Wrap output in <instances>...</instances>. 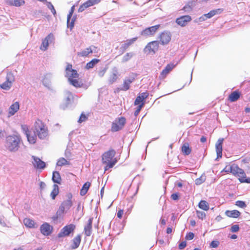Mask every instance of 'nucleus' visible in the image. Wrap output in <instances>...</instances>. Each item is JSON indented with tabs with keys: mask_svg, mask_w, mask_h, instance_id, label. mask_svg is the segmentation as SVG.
Instances as JSON below:
<instances>
[{
	"mask_svg": "<svg viewBox=\"0 0 250 250\" xmlns=\"http://www.w3.org/2000/svg\"><path fill=\"white\" fill-rule=\"evenodd\" d=\"M223 141V138H219L215 144V149L217 153V159H219L222 157V145Z\"/></svg>",
	"mask_w": 250,
	"mask_h": 250,
	"instance_id": "f3484780",
	"label": "nucleus"
},
{
	"mask_svg": "<svg viewBox=\"0 0 250 250\" xmlns=\"http://www.w3.org/2000/svg\"><path fill=\"white\" fill-rule=\"evenodd\" d=\"M52 227L47 223H44L40 227L41 233L45 236L49 235L52 231Z\"/></svg>",
	"mask_w": 250,
	"mask_h": 250,
	"instance_id": "a211bd4d",
	"label": "nucleus"
},
{
	"mask_svg": "<svg viewBox=\"0 0 250 250\" xmlns=\"http://www.w3.org/2000/svg\"><path fill=\"white\" fill-rule=\"evenodd\" d=\"M191 20V17L189 15L182 16L176 19V22L181 27H184L187 25Z\"/></svg>",
	"mask_w": 250,
	"mask_h": 250,
	"instance_id": "ddd939ff",
	"label": "nucleus"
},
{
	"mask_svg": "<svg viewBox=\"0 0 250 250\" xmlns=\"http://www.w3.org/2000/svg\"><path fill=\"white\" fill-rule=\"evenodd\" d=\"M148 95L147 93L144 92V93H142L139 96L141 97V98H142V99L143 100H144L145 99H146L148 97Z\"/></svg>",
	"mask_w": 250,
	"mask_h": 250,
	"instance_id": "680f3d73",
	"label": "nucleus"
},
{
	"mask_svg": "<svg viewBox=\"0 0 250 250\" xmlns=\"http://www.w3.org/2000/svg\"><path fill=\"white\" fill-rule=\"evenodd\" d=\"M23 223L27 227L32 228L34 227V221L29 218H25L23 220Z\"/></svg>",
	"mask_w": 250,
	"mask_h": 250,
	"instance_id": "ea45409f",
	"label": "nucleus"
},
{
	"mask_svg": "<svg viewBox=\"0 0 250 250\" xmlns=\"http://www.w3.org/2000/svg\"><path fill=\"white\" fill-rule=\"evenodd\" d=\"M137 77V75L134 73L131 74L128 78L126 80V82H128V83H131L132 82L134 81L135 78Z\"/></svg>",
	"mask_w": 250,
	"mask_h": 250,
	"instance_id": "49530a36",
	"label": "nucleus"
},
{
	"mask_svg": "<svg viewBox=\"0 0 250 250\" xmlns=\"http://www.w3.org/2000/svg\"><path fill=\"white\" fill-rule=\"evenodd\" d=\"M240 97V93L238 91H235L232 92L229 96V100L233 102L237 101Z\"/></svg>",
	"mask_w": 250,
	"mask_h": 250,
	"instance_id": "473e14b6",
	"label": "nucleus"
},
{
	"mask_svg": "<svg viewBox=\"0 0 250 250\" xmlns=\"http://www.w3.org/2000/svg\"><path fill=\"white\" fill-rule=\"evenodd\" d=\"M137 39V37L133 38L132 39L126 40V47L129 46L132 43H133Z\"/></svg>",
	"mask_w": 250,
	"mask_h": 250,
	"instance_id": "8fccbe9b",
	"label": "nucleus"
},
{
	"mask_svg": "<svg viewBox=\"0 0 250 250\" xmlns=\"http://www.w3.org/2000/svg\"><path fill=\"white\" fill-rule=\"evenodd\" d=\"M235 205L241 208H245L246 207L247 205L245 204V202L242 201H237L236 202Z\"/></svg>",
	"mask_w": 250,
	"mask_h": 250,
	"instance_id": "09e8293b",
	"label": "nucleus"
},
{
	"mask_svg": "<svg viewBox=\"0 0 250 250\" xmlns=\"http://www.w3.org/2000/svg\"><path fill=\"white\" fill-rule=\"evenodd\" d=\"M223 11V9L219 8L214 10H212L208 12V14H205L199 18L200 21H203L207 20L208 19H210L212 18L213 16L216 14H221Z\"/></svg>",
	"mask_w": 250,
	"mask_h": 250,
	"instance_id": "f8f14e48",
	"label": "nucleus"
},
{
	"mask_svg": "<svg viewBox=\"0 0 250 250\" xmlns=\"http://www.w3.org/2000/svg\"><path fill=\"white\" fill-rule=\"evenodd\" d=\"M219 244V243L218 241H212L210 244V247L211 248H217Z\"/></svg>",
	"mask_w": 250,
	"mask_h": 250,
	"instance_id": "6e6d98bb",
	"label": "nucleus"
},
{
	"mask_svg": "<svg viewBox=\"0 0 250 250\" xmlns=\"http://www.w3.org/2000/svg\"><path fill=\"white\" fill-rule=\"evenodd\" d=\"M115 151L113 149H110L104 152L102 155V161L104 164H106L104 167L105 171L113 167L117 162L116 159H113L115 156Z\"/></svg>",
	"mask_w": 250,
	"mask_h": 250,
	"instance_id": "7ed1b4c3",
	"label": "nucleus"
},
{
	"mask_svg": "<svg viewBox=\"0 0 250 250\" xmlns=\"http://www.w3.org/2000/svg\"><path fill=\"white\" fill-rule=\"evenodd\" d=\"M225 214L229 217L236 218L240 215V212L237 210H226Z\"/></svg>",
	"mask_w": 250,
	"mask_h": 250,
	"instance_id": "c85d7f7f",
	"label": "nucleus"
},
{
	"mask_svg": "<svg viewBox=\"0 0 250 250\" xmlns=\"http://www.w3.org/2000/svg\"><path fill=\"white\" fill-rule=\"evenodd\" d=\"M62 208V207H61V206H60L56 214L52 217V219L53 221H56L58 219L62 218L63 215L64 213L65 210Z\"/></svg>",
	"mask_w": 250,
	"mask_h": 250,
	"instance_id": "bb28decb",
	"label": "nucleus"
},
{
	"mask_svg": "<svg viewBox=\"0 0 250 250\" xmlns=\"http://www.w3.org/2000/svg\"><path fill=\"white\" fill-rule=\"evenodd\" d=\"M52 181L53 182L57 184H61V177L58 171H54L52 175Z\"/></svg>",
	"mask_w": 250,
	"mask_h": 250,
	"instance_id": "2f4dec72",
	"label": "nucleus"
},
{
	"mask_svg": "<svg viewBox=\"0 0 250 250\" xmlns=\"http://www.w3.org/2000/svg\"><path fill=\"white\" fill-rule=\"evenodd\" d=\"M59 193V187L58 185L54 184L53 185V189L51 192L50 196L52 199H55L56 196Z\"/></svg>",
	"mask_w": 250,
	"mask_h": 250,
	"instance_id": "a19ab883",
	"label": "nucleus"
},
{
	"mask_svg": "<svg viewBox=\"0 0 250 250\" xmlns=\"http://www.w3.org/2000/svg\"><path fill=\"white\" fill-rule=\"evenodd\" d=\"M99 62L100 60L97 59H93L91 61L86 63L85 68L86 69L92 68Z\"/></svg>",
	"mask_w": 250,
	"mask_h": 250,
	"instance_id": "f704fd0d",
	"label": "nucleus"
},
{
	"mask_svg": "<svg viewBox=\"0 0 250 250\" xmlns=\"http://www.w3.org/2000/svg\"><path fill=\"white\" fill-rule=\"evenodd\" d=\"M93 221V218H90L88 219L87 223L84 226V234L87 236H89L92 232V224Z\"/></svg>",
	"mask_w": 250,
	"mask_h": 250,
	"instance_id": "aec40b11",
	"label": "nucleus"
},
{
	"mask_svg": "<svg viewBox=\"0 0 250 250\" xmlns=\"http://www.w3.org/2000/svg\"><path fill=\"white\" fill-rule=\"evenodd\" d=\"M169 73L167 70L165 68L162 71L160 77L162 78H164L166 77L167 75Z\"/></svg>",
	"mask_w": 250,
	"mask_h": 250,
	"instance_id": "13d9d810",
	"label": "nucleus"
},
{
	"mask_svg": "<svg viewBox=\"0 0 250 250\" xmlns=\"http://www.w3.org/2000/svg\"><path fill=\"white\" fill-rule=\"evenodd\" d=\"M105 71H106V70L105 69H103L101 71H99V72H98V75L100 77H103L105 73Z\"/></svg>",
	"mask_w": 250,
	"mask_h": 250,
	"instance_id": "774afa93",
	"label": "nucleus"
},
{
	"mask_svg": "<svg viewBox=\"0 0 250 250\" xmlns=\"http://www.w3.org/2000/svg\"><path fill=\"white\" fill-rule=\"evenodd\" d=\"M72 66L70 64H67L65 68L66 77L68 78V81L79 77V74L76 70L72 68Z\"/></svg>",
	"mask_w": 250,
	"mask_h": 250,
	"instance_id": "423d86ee",
	"label": "nucleus"
},
{
	"mask_svg": "<svg viewBox=\"0 0 250 250\" xmlns=\"http://www.w3.org/2000/svg\"><path fill=\"white\" fill-rule=\"evenodd\" d=\"M20 105L18 102L13 104L9 108V117L14 115L19 109Z\"/></svg>",
	"mask_w": 250,
	"mask_h": 250,
	"instance_id": "b1692460",
	"label": "nucleus"
},
{
	"mask_svg": "<svg viewBox=\"0 0 250 250\" xmlns=\"http://www.w3.org/2000/svg\"><path fill=\"white\" fill-rule=\"evenodd\" d=\"M7 4L10 6H15L20 7L25 3L24 0H6Z\"/></svg>",
	"mask_w": 250,
	"mask_h": 250,
	"instance_id": "393cba45",
	"label": "nucleus"
},
{
	"mask_svg": "<svg viewBox=\"0 0 250 250\" xmlns=\"http://www.w3.org/2000/svg\"><path fill=\"white\" fill-rule=\"evenodd\" d=\"M143 101H144V100H143L142 99V98H141V97H140V96H138L136 98V100H135V102H134V104H135V105H140V104H141L142 103H143Z\"/></svg>",
	"mask_w": 250,
	"mask_h": 250,
	"instance_id": "603ef678",
	"label": "nucleus"
},
{
	"mask_svg": "<svg viewBox=\"0 0 250 250\" xmlns=\"http://www.w3.org/2000/svg\"><path fill=\"white\" fill-rule=\"evenodd\" d=\"M183 10L186 12H190L192 10V7L189 3L186 5L183 8Z\"/></svg>",
	"mask_w": 250,
	"mask_h": 250,
	"instance_id": "de8ad7c7",
	"label": "nucleus"
},
{
	"mask_svg": "<svg viewBox=\"0 0 250 250\" xmlns=\"http://www.w3.org/2000/svg\"><path fill=\"white\" fill-rule=\"evenodd\" d=\"M87 119V117L86 116L83 114H82L80 117V118L79 119V121L78 122L81 123L83 122H84Z\"/></svg>",
	"mask_w": 250,
	"mask_h": 250,
	"instance_id": "4d7b16f0",
	"label": "nucleus"
},
{
	"mask_svg": "<svg viewBox=\"0 0 250 250\" xmlns=\"http://www.w3.org/2000/svg\"><path fill=\"white\" fill-rule=\"evenodd\" d=\"M46 4L47 7L51 10L53 14L55 15L56 14V12L52 4L50 2L48 1H47Z\"/></svg>",
	"mask_w": 250,
	"mask_h": 250,
	"instance_id": "c03bdc74",
	"label": "nucleus"
},
{
	"mask_svg": "<svg viewBox=\"0 0 250 250\" xmlns=\"http://www.w3.org/2000/svg\"><path fill=\"white\" fill-rule=\"evenodd\" d=\"M174 66L173 64H167L165 67V69L169 72L173 68Z\"/></svg>",
	"mask_w": 250,
	"mask_h": 250,
	"instance_id": "052dcab7",
	"label": "nucleus"
},
{
	"mask_svg": "<svg viewBox=\"0 0 250 250\" xmlns=\"http://www.w3.org/2000/svg\"><path fill=\"white\" fill-rule=\"evenodd\" d=\"M101 1V0H88L79 7L78 12H82L86 8L97 4L100 2Z\"/></svg>",
	"mask_w": 250,
	"mask_h": 250,
	"instance_id": "2eb2a0df",
	"label": "nucleus"
},
{
	"mask_svg": "<svg viewBox=\"0 0 250 250\" xmlns=\"http://www.w3.org/2000/svg\"><path fill=\"white\" fill-rule=\"evenodd\" d=\"M32 158L33 160L32 164L35 168L37 169H43L45 168L46 166L45 162L35 156H32Z\"/></svg>",
	"mask_w": 250,
	"mask_h": 250,
	"instance_id": "dca6fc26",
	"label": "nucleus"
},
{
	"mask_svg": "<svg viewBox=\"0 0 250 250\" xmlns=\"http://www.w3.org/2000/svg\"><path fill=\"white\" fill-rule=\"evenodd\" d=\"M34 132L41 140L45 139L48 135V130L45 124L41 120H38L34 124Z\"/></svg>",
	"mask_w": 250,
	"mask_h": 250,
	"instance_id": "f03ea898",
	"label": "nucleus"
},
{
	"mask_svg": "<svg viewBox=\"0 0 250 250\" xmlns=\"http://www.w3.org/2000/svg\"><path fill=\"white\" fill-rule=\"evenodd\" d=\"M54 40V37L52 33L49 34L42 40V44L40 46V49L43 51L46 50L47 49L49 44L53 42Z\"/></svg>",
	"mask_w": 250,
	"mask_h": 250,
	"instance_id": "9b49d317",
	"label": "nucleus"
},
{
	"mask_svg": "<svg viewBox=\"0 0 250 250\" xmlns=\"http://www.w3.org/2000/svg\"><path fill=\"white\" fill-rule=\"evenodd\" d=\"M239 230V227L238 225H233L230 229V230L232 232H236Z\"/></svg>",
	"mask_w": 250,
	"mask_h": 250,
	"instance_id": "864d4df0",
	"label": "nucleus"
},
{
	"mask_svg": "<svg viewBox=\"0 0 250 250\" xmlns=\"http://www.w3.org/2000/svg\"><path fill=\"white\" fill-rule=\"evenodd\" d=\"M206 179V176L205 174H202V175L198 178H197L195 181V184L196 185H200L204 183Z\"/></svg>",
	"mask_w": 250,
	"mask_h": 250,
	"instance_id": "79ce46f5",
	"label": "nucleus"
},
{
	"mask_svg": "<svg viewBox=\"0 0 250 250\" xmlns=\"http://www.w3.org/2000/svg\"><path fill=\"white\" fill-rule=\"evenodd\" d=\"M74 11V7L72 6L69 11V14L67 15V27L71 29L74 27V20L71 19V17Z\"/></svg>",
	"mask_w": 250,
	"mask_h": 250,
	"instance_id": "412c9836",
	"label": "nucleus"
},
{
	"mask_svg": "<svg viewBox=\"0 0 250 250\" xmlns=\"http://www.w3.org/2000/svg\"><path fill=\"white\" fill-rule=\"evenodd\" d=\"M125 124V118L121 117L116 119L112 123L111 131L116 132L121 129Z\"/></svg>",
	"mask_w": 250,
	"mask_h": 250,
	"instance_id": "39448f33",
	"label": "nucleus"
},
{
	"mask_svg": "<svg viewBox=\"0 0 250 250\" xmlns=\"http://www.w3.org/2000/svg\"><path fill=\"white\" fill-rule=\"evenodd\" d=\"M186 246H187L186 242L183 241L179 244V248L181 250L183 249L186 247Z\"/></svg>",
	"mask_w": 250,
	"mask_h": 250,
	"instance_id": "bf43d9fd",
	"label": "nucleus"
},
{
	"mask_svg": "<svg viewBox=\"0 0 250 250\" xmlns=\"http://www.w3.org/2000/svg\"><path fill=\"white\" fill-rule=\"evenodd\" d=\"M81 241V236L80 235H77L73 239V243L71 246V247L73 249H77L80 245V244Z\"/></svg>",
	"mask_w": 250,
	"mask_h": 250,
	"instance_id": "7c9ffc66",
	"label": "nucleus"
},
{
	"mask_svg": "<svg viewBox=\"0 0 250 250\" xmlns=\"http://www.w3.org/2000/svg\"><path fill=\"white\" fill-rule=\"evenodd\" d=\"M75 225L71 224L63 227L61 232L58 234L59 237H62L65 236H68L75 229Z\"/></svg>",
	"mask_w": 250,
	"mask_h": 250,
	"instance_id": "6e6552de",
	"label": "nucleus"
},
{
	"mask_svg": "<svg viewBox=\"0 0 250 250\" xmlns=\"http://www.w3.org/2000/svg\"><path fill=\"white\" fill-rule=\"evenodd\" d=\"M134 53H133L132 52L127 53V54H126V61L131 59Z\"/></svg>",
	"mask_w": 250,
	"mask_h": 250,
	"instance_id": "0e129e2a",
	"label": "nucleus"
},
{
	"mask_svg": "<svg viewBox=\"0 0 250 250\" xmlns=\"http://www.w3.org/2000/svg\"><path fill=\"white\" fill-rule=\"evenodd\" d=\"M52 78V76L51 73H47L44 76L42 82L44 86L48 88H50Z\"/></svg>",
	"mask_w": 250,
	"mask_h": 250,
	"instance_id": "5701e85b",
	"label": "nucleus"
},
{
	"mask_svg": "<svg viewBox=\"0 0 250 250\" xmlns=\"http://www.w3.org/2000/svg\"><path fill=\"white\" fill-rule=\"evenodd\" d=\"M22 141L20 134H12L8 135L5 141V147L10 152H16L18 151L20 144Z\"/></svg>",
	"mask_w": 250,
	"mask_h": 250,
	"instance_id": "f257e3e1",
	"label": "nucleus"
},
{
	"mask_svg": "<svg viewBox=\"0 0 250 250\" xmlns=\"http://www.w3.org/2000/svg\"><path fill=\"white\" fill-rule=\"evenodd\" d=\"M70 83L75 86V87H83L85 89H87L88 87V85L83 84L81 81H78L77 79H74L70 81H69Z\"/></svg>",
	"mask_w": 250,
	"mask_h": 250,
	"instance_id": "a878e982",
	"label": "nucleus"
},
{
	"mask_svg": "<svg viewBox=\"0 0 250 250\" xmlns=\"http://www.w3.org/2000/svg\"><path fill=\"white\" fill-rule=\"evenodd\" d=\"M196 214L197 217L202 220H203L206 217V213L202 211H199V210H196Z\"/></svg>",
	"mask_w": 250,
	"mask_h": 250,
	"instance_id": "a18cd8bd",
	"label": "nucleus"
},
{
	"mask_svg": "<svg viewBox=\"0 0 250 250\" xmlns=\"http://www.w3.org/2000/svg\"><path fill=\"white\" fill-rule=\"evenodd\" d=\"M73 100V94L71 92L66 91L65 92L64 103L61 105V108L65 109Z\"/></svg>",
	"mask_w": 250,
	"mask_h": 250,
	"instance_id": "4468645a",
	"label": "nucleus"
},
{
	"mask_svg": "<svg viewBox=\"0 0 250 250\" xmlns=\"http://www.w3.org/2000/svg\"><path fill=\"white\" fill-rule=\"evenodd\" d=\"M26 136L27 138L28 141L30 144H34L36 142L37 136H38L36 134V133H35V132H34L33 135H31L28 133Z\"/></svg>",
	"mask_w": 250,
	"mask_h": 250,
	"instance_id": "e433bc0d",
	"label": "nucleus"
},
{
	"mask_svg": "<svg viewBox=\"0 0 250 250\" xmlns=\"http://www.w3.org/2000/svg\"><path fill=\"white\" fill-rule=\"evenodd\" d=\"M171 198L173 200H176L178 199V198H179L178 194L177 193H173L171 196Z\"/></svg>",
	"mask_w": 250,
	"mask_h": 250,
	"instance_id": "338daca9",
	"label": "nucleus"
},
{
	"mask_svg": "<svg viewBox=\"0 0 250 250\" xmlns=\"http://www.w3.org/2000/svg\"><path fill=\"white\" fill-rule=\"evenodd\" d=\"M194 236V234L192 232H190L188 233L186 236V239L187 240H190L193 239Z\"/></svg>",
	"mask_w": 250,
	"mask_h": 250,
	"instance_id": "5fc2aeb1",
	"label": "nucleus"
},
{
	"mask_svg": "<svg viewBox=\"0 0 250 250\" xmlns=\"http://www.w3.org/2000/svg\"><path fill=\"white\" fill-rule=\"evenodd\" d=\"M198 206L201 209L206 211L208 210L209 208L208 203L205 200H201L199 202Z\"/></svg>",
	"mask_w": 250,
	"mask_h": 250,
	"instance_id": "c9c22d12",
	"label": "nucleus"
},
{
	"mask_svg": "<svg viewBox=\"0 0 250 250\" xmlns=\"http://www.w3.org/2000/svg\"><path fill=\"white\" fill-rule=\"evenodd\" d=\"M171 35L169 32L164 31L159 36L160 43L162 45L167 44L171 40Z\"/></svg>",
	"mask_w": 250,
	"mask_h": 250,
	"instance_id": "1a4fd4ad",
	"label": "nucleus"
},
{
	"mask_svg": "<svg viewBox=\"0 0 250 250\" xmlns=\"http://www.w3.org/2000/svg\"><path fill=\"white\" fill-rule=\"evenodd\" d=\"M90 186V183L88 182H86L83 185V186L81 190V191H80L81 195L83 196L87 193Z\"/></svg>",
	"mask_w": 250,
	"mask_h": 250,
	"instance_id": "58836bf2",
	"label": "nucleus"
},
{
	"mask_svg": "<svg viewBox=\"0 0 250 250\" xmlns=\"http://www.w3.org/2000/svg\"><path fill=\"white\" fill-rule=\"evenodd\" d=\"M159 42L155 41L148 43L144 49V52L147 53H155L159 48Z\"/></svg>",
	"mask_w": 250,
	"mask_h": 250,
	"instance_id": "0eeeda50",
	"label": "nucleus"
},
{
	"mask_svg": "<svg viewBox=\"0 0 250 250\" xmlns=\"http://www.w3.org/2000/svg\"><path fill=\"white\" fill-rule=\"evenodd\" d=\"M124 214V209H120L117 213L118 218H121Z\"/></svg>",
	"mask_w": 250,
	"mask_h": 250,
	"instance_id": "e2e57ef3",
	"label": "nucleus"
},
{
	"mask_svg": "<svg viewBox=\"0 0 250 250\" xmlns=\"http://www.w3.org/2000/svg\"><path fill=\"white\" fill-rule=\"evenodd\" d=\"M15 80L14 74L11 71L8 72L6 76V81L0 84V88L5 90H9L11 88Z\"/></svg>",
	"mask_w": 250,
	"mask_h": 250,
	"instance_id": "20e7f679",
	"label": "nucleus"
},
{
	"mask_svg": "<svg viewBox=\"0 0 250 250\" xmlns=\"http://www.w3.org/2000/svg\"><path fill=\"white\" fill-rule=\"evenodd\" d=\"M95 48V46H90L89 47L86 48L84 50L78 52V55L82 57H86L89 54L92 53L93 52V50L92 48Z\"/></svg>",
	"mask_w": 250,
	"mask_h": 250,
	"instance_id": "c756f323",
	"label": "nucleus"
},
{
	"mask_svg": "<svg viewBox=\"0 0 250 250\" xmlns=\"http://www.w3.org/2000/svg\"><path fill=\"white\" fill-rule=\"evenodd\" d=\"M144 105V103H142L141 104H140L138 106V108L135 111V115H137L139 113L141 108L143 107Z\"/></svg>",
	"mask_w": 250,
	"mask_h": 250,
	"instance_id": "69168bd1",
	"label": "nucleus"
},
{
	"mask_svg": "<svg viewBox=\"0 0 250 250\" xmlns=\"http://www.w3.org/2000/svg\"><path fill=\"white\" fill-rule=\"evenodd\" d=\"M119 76L118 70L116 68L112 69L111 74L109 77L108 81L110 84L113 83L118 79Z\"/></svg>",
	"mask_w": 250,
	"mask_h": 250,
	"instance_id": "cd10ccee",
	"label": "nucleus"
},
{
	"mask_svg": "<svg viewBox=\"0 0 250 250\" xmlns=\"http://www.w3.org/2000/svg\"><path fill=\"white\" fill-rule=\"evenodd\" d=\"M160 27V25L158 24L146 28L141 32V34L142 36L145 37L152 36L156 33Z\"/></svg>",
	"mask_w": 250,
	"mask_h": 250,
	"instance_id": "9d476101",
	"label": "nucleus"
},
{
	"mask_svg": "<svg viewBox=\"0 0 250 250\" xmlns=\"http://www.w3.org/2000/svg\"><path fill=\"white\" fill-rule=\"evenodd\" d=\"M182 152L186 155H189L191 152V149L189 148V144L188 143H185L182 146Z\"/></svg>",
	"mask_w": 250,
	"mask_h": 250,
	"instance_id": "72a5a7b5",
	"label": "nucleus"
},
{
	"mask_svg": "<svg viewBox=\"0 0 250 250\" xmlns=\"http://www.w3.org/2000/svg\"><path fill=\"white\" fill-rule=\"evenodd\" d=\"M68 164L69 162L64 158H60L57 163V165L61 167Z\"/></svg>",
	"mask_w": 250,
	"mask_h": 250,
	"instance_id": "37998d69",
	"label": "nucleus"
},
{
	"mask_svg": "<svg viewBox=\"0 0 250 250\" xmlns=\"http://www.w3.org/2000/svg\"><path fill=\"white\" fill-rule=\"evenodd\" d=\"M66 197L67 199L62 202L61 205V206L62 207V208H64L65 210L69 209V208L72 206V202L71 201V198L72 197V194L68 193L66 195Z\"/></svg>",
	"mask_w": 250,
	"mask_h": 250,
	"instance_id": "6ab92c4d",
	"label": "nucleus"
},
{
	"mask_svg": "<svg viewBox=\"0 0 250 250\" xmlns=\"http://www.w3.org/2000/svg\"><path fill=\"white\" fill-rule=\"evenodd\" d=\"M230 173L234 175L237 176L241 168H239L238 166L233 165L230 167Z\"/></svg>",
	"mask_w": 250,
	"mask_h": 250,
	"instance_id": "4c0bfd02",
	"label": "nucleus"
},
{
	"mask_svg": "<svg viewBox=\"0 0 250 250\" xmlns=\"http://www.w3.org/2000/svg\"><path fill=\"white\" fill-rule=\"evenodd\" d=\"M237 176L239 177V180L241 183H250V178H247L245 171L242 168Z\"/></svg>",
	"mask_w": 250,
	"mask_h": 250,
	"instance_id": "4be33fe9",
	"label": "nucleus"
},
{
	"mask_svg": "<svg viewBox=\"0 0 250 250\" xmlns=\"http://www.w3.org/2000/svg\"><path fill=\"white\" fill-rule=\"evenodd\" d=\"M21 128L22 132L25 134V135H27L29 133V129L28 126L26 125H21Z\"/></svg>",
	"mask_w": 250,
	"mask_h": 250,
	"instance_id": "3c124183",
	"label": "nucleus"
}]
</instances>
